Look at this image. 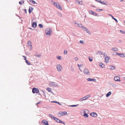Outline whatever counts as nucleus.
I'll list each match as a JSON object with an SVG mask.
<instances>
[{
  "label": "nucleus",
  "instance_id": "obj_41",
  "mask_svg": "<svg viewBox=\"0 0 125 125\" xmlns=\"http://www.w3.org/2000/svg\"><path fill=\"white\" fill-rule=\"evenodd\" d=\"M89 60L90 61H92L93 59H91L90 58H89Z\"/></svg>",
  "mask_w": 125,
  "mask_h": 125
},
{
  "label": "nucleus",
  "instance_id": "obj_8",
  "mask_svg": "<svg viewBox=\"0 0 125 125\" xmlns=\"http://www.w3.org/2000/svg\"><path fill=\"white\" fill-rule=\"evenodd\" d=\"M27 45L28 46H30L31 50L32 49V47L31 45V41H28Z\"/></svg>",
  "mask_w": 125,
  "mask_h": 125
},
{
  "label": "nucleus",
  "instance_id": "obj_39",
  "mask_svg": "<svg viewBox=\"0 0 125 125\" xmlns=\"http://www.w3.org/2000/svg\"><path fill=\"white\" fill-rule=\"evenodd\" d=\"M22 3H24V2H23V1H22V2H21V1H20V2H19V4H20V5H21V4H22Z\"/></svg>",
  "mask_w": 125,
  "mask_h": 125
},
{
  "label": "nucleus",
  "instance_id": "obj_53",
  "mask_svg": "<svg viewBox=\"0 0 125 125\" xmlns=\"http://www.w3.org/2000/svg\"><path fill=\"white\" fill-rule=\"evenodd\" d=\"M39 103H40V102H38V103H37V104H39Z\"/></svg>",
  "mask_w": 125,
  "mask_h": 125
},
{
  "label": "nucleus",
  "instance_id": "obj_29",
  "mask_svg": "<svg viewBox=\"0 0 125 125\" xmlns=\"http://www.w3.org/2000/svg\"><path fill=\"white\" fill-rule=\"evenodd\" d=\"M46 89L49 92H50L51 91V89L49 88H47Z\"/></svg>",
  "mask_w": 125,
  "mask_h": 125
},
{
  "label": "nucleus",
  "instance_id": "obj_13",
  "mask_svg": "<svg viewBox=\"0 0 125 125\" xmlns=\"http://www.w3.org/2000/svg\"><path fill=\"white\" fill-rule=\"evenodd\" d=\"M42 123L44 125H49L48 122L45 120H43L42 121Z\"/></svg>",
  "mask_w": 125,
  "mask_h": 125
},
{
  "label": "nucleus",
  "instance_id": "obj_58",
  "mask_svg": "<svg viewBox=\"0 0 125 125\" xmlns=\"http://www.w3.org/2000/svg\"><path fill=\"white\" fill-rule=\"evenodd\" d=\"M66 0V1H67V0Z\"/></svg>",
  "mask_w": 125,
  "mask_h": 125
},
{
  "label": "nucleus",
  "instance_id": "obj_19",
  "mask_svg": "<svg viewBox=\"0 0 125 125\" xmlns=\"http://www.w3.org/2000/svg\"><path fill=\"white\" fill-rule=\"evenodd\" d=\"M112 50L115 51H117L118 50V49L116 47L112 48Z\"/></svg>",
  "mask_w": 125,
  "mask_h": 125
},
{
  "label": "nucleus",
  "instance_id": "obj_35",
  "mask_svg": "<svg viewBox=\"0 0 125 125\" xmlns=\"http://www.w3.org/2000/svg\"><path fill=\"white\" fill-rule=\"evenodd\" d=\"M64 54H66L67 53V51L66 50H65L64 51Z\"/></svg>",
  "mask_w": 125,
  "mask_h": 125
},
{
  "label": "nucleus",
  "instance_id": "obj_26",
  "mask_svg": "<svg viewBox=\"0 0 125 125\" xmlns=\"http://www.w3.org/2000/svg\"><path fill=\"white\" fill-rule=\"evenodd\" d=\"M116 53L119 56L122 57H123V54L122 53H118L116 52Z\"/></svg>",
  "mask_w": 125,
  "mask_h": 125
},
{
  "label": "nucleus",
  "instance_id": "obj_18",
  "mask_svg": "<svg viewBox=\"0 0 125 125\" xmlns=\"http://www.w3.org/2000/svg\"><path fill=\"white\" fill-rule=\"evenodd\" d=\"M37 26V23L36 22H34L32 26L34 28H35Z\"/></svg>",
  "mask_w": 125,
  "mask_h": 125
},
{
  "label": "nucleus",
  "instance_id": "obj_24",
  "mask_svg": "<svg viewBox=\"0 0 125 125\" xmlns=\"http://www.w3.org/2000/svg\"><path fill=\"white\" fill-rule=\"evenodd\" d=\"M111 93L110 92H109L106 95V96L107 97H108L111 94Z\"/></svg>",
  "mask_w": 125,
  "mask_h": 125
},
{
  "label": "nucleus",
  "instance_id": "obj_16",
  "mask_svg": "<svg viewBox=\"0 0 125 125\" xmlns=\"http://www.w3.org/2000/svg\"><path fill=\"white\" fill-rule=\"evenodd\" d=\"M99 66L102 68H104L105 66L104 65L102 62L99 63Z\"/></svg>",
  "mask_w": 125,
  "mask_h": 125
},
{
  "label": "nucleus",
  "instance_id": "obj_12",
  "mask_svg": "<svg viewBox=\"0 0 125 125\" xmlns=\"http://www.w3.org/2000/svg\"><path fill=\"white\" fill-rule=\"evenodd\" d=\"M90 115L94 117H96L97 116V114L95 113H92L90 114Z\"/></svg>",
  "mask_w": 125,
  "mask_h": 125
},
{
  "label": "nucleus",
  "instance_id": "obj_51",
  "mask_svg": "<svg viewBox=\"0 0 125 125\" xmlns=\"http://www.w3.org/2000/svg\"><path fill=\"white\" fill-rule=\"evenodd\" d=\"M111 16L113 19H114V18H115L113 17L112 15H111Z\"/></svg>",
  "mask_w": 125,
  "mask_h": 125
},
{
  "label": "nucleus",
  "instance_id": "obj_17",
  "mask_svg": "<svg viewBox=\"0 0 125 125\" xmlns=\"http://www.w3.org/2000/svg\"><path fill=\"white\" fill-rule=\"evenodd\" d=\"M33 9L32 7H30L29 8V13H30L33 10Z\"/></svg>",
  "mask_w": 125,
  "mask_h": 125
},
{
  "label": "nucleus",
  "instance_id": "obj_49",
  "mask_svg": "<svg viewBox=\"0 0 125 125\" xmlns=\"http://www.w3.org/2000/svg\"><path fill=\"white\" fill-rule=\"evenodd\" d=\"M23 57H24V58H25V60H27L26 59V57H25V56H23Z\"/></svg>",
  "mask_w": 125,
  "mask_h": 125
},
{
  "label": "nucleus",
  "instance_id": "obj_5",
  "mask_svg": "<svg viewBox=\"0 0 125 125\" xmlns=\"http://www.w3.org/2000/svg\"><path fill=\"white\" fill-rule=\"evenodd\" d=\"M39 92V89L38 88H34L32 90V92L33 93H37Z\"/></svg>",
  "mask_w": 125,
  "mask_h": 125
},
{
  "label": "nucleus",
  "instance_id": "obj_50",
  "mask_svg": "<svg viewBox=\"0 0 125 125\" xmlns=\"http://www.w3.org/2000/svg\"><path fill=\"white\" fill-rule=\"evenodd\" d=\"M37 57H40L41 56V55H37Z\"/></svg>",
  "mask_w": 125,
  "mask_h": 125
},
{
  "label": "nucleus",
  "instance_id": "obj_56",
  "mask_svg": "<svg viewBox=\"0 0 125 125\" xmlns=\"http://www.w3.org/2000/svg\"><path fill=\"white\" fill-rule=\"evenodd\" d=\"M85 29L86 30H87V29H86V28H85Z\"/></svg>",
  "mask_w": 125,
  "mask_h": 125
},
{
  "label": "nucleus",
  "instance_id": "obj_21",
  "mask_svg": "<svg viewBox=\"0 0 125 125\" xmlns=\"http://www.w3.org/2000/svg\"><path fill=\"white\" fill-rule=\"evenodd\" d=\"M49 115L54 120H55V119L56 118V117H54L52 115L49 114Z\"/></svg>",
  "mask_w": 125,
  "mask_h": 125
},
{
  "label": "nucleus",
  "instance_id": "obj_54",
  "mask_svg": "<svg viewBox=\"0 0 125 125\" xmlns=\"http://www.w3.org/2000/svg\"><path fill=\"white\" fill-rule=\"evenodd\" d=\"M123 79H124V80H125V77H124L123 78Z\"/></svg>",
  "mask_w": 125,
  "mask_h": 125
},
{
  "label": "nucleus",
  "instance_id": "obj_2",
  "mask_svg": "<svg viewBox=\"0 0 125 125\" xmlns=\"http://www.w3.org/2000/svg\"><path fill=\"white\" fill-rule=\"evenodd\" d=\"M89 111L85 109L84 110L83 116L85 118L88 117V114H89Z\"/></svg>",
  "mask_w": 125,
  "mask_h": 125
},
{
  "label": "nucleus",
  "instance_id": "obj_20",
  "mask_svg": "<svg viewBox=\"0 0 125 125\" xmlns=\"http://www.w3.org/2000/svg\"><path fill=\"white\" fill-rule=\"evenodd\" d=\"M97 54H100V55H104V53H102V52H101L100 51H99L97 52Z\"/></svg>",
  "mask_w": 125,
  "mask_h": 125
},
{
  "label": "nucleus",
  "instance_id": "obj_14",
  "mask_svg": "<svg viewBox=\"0 0 125 125\" xmlns=\"http://www.w3.org/2000/svg\"><path fill=\"white\" fill-rule=\"evenodd\" d=\"M114 80L115 81H120V77L118 76H116V77H115Z\"/></svg>",
  "mask_w": 125,
  "mask_h": 125
},
{
  "label": "nucleus",
  "instance_id": "obj_42",
  "mask_svg": "<svg viewBox=\"0 0 125 125\" xmlns=\"http://www.w3.org/2000/svg\"><path fill=\"white\" fill-rule=\"evenodd\" d=\"M54 103H58V104H59V105H62V104H60V103H59V102H54Z\"/></svg>",
  "mask_w": 125,
  "mask_h": 125
},
{
  "label": "nucleus",
  "instance_id": "obj_3",
  "mask_svg": "<svg viewBox=\"0 0 125 125\" xmlns=\"http://www.w3.org/2000/svg\"><path fill=\"white\" fill-rule=\"evenodd\" d=\"M45 32L47 35H50L52 32L50 28H47L45 30Z\"/></svg>",
  "mask_w": 125,
  "mask_h": 125
},
{
  "label": "nucleus",
  "instance_id": "obj_6",
  "mask_svg": "<svg viewBox=\"0 0 125 125\" xmlns=\"http://www.w3.org/2000/svg\"><path fill=\"white\" fill-rule=\"evenodd\" d=\"M110 59V57L107 56L105 57L104 59L105 62L106 63L108 62H109V61Z\"/></svg>",
  "mask_w": 125,
  "mask_h": 125
},
{
  "label": "nucleus",
  "instance_id": "obj_33",
  "mask_svg": "<svg viewBox=\"0 0 125 125\" xmlns=\"http://www.w3.org/2000/svg\"><path fill=\"white\" fill-rule=\"evenodd\" d=\"M87 80L88 81H93L94 80V79H91L90 78H88L87 79Z\"/></svg>",
  "mask_w": 125,
  "mask_h": 125
},
{
  "label": "nucleus",
  "instance_id": "obj_38",
  "mask_svg": "<svg viewBox=\"0 0 125 125\" xmlns=\"http://www.w3.org/2000/svg\"><path fill=\"white\" fill-rule=\"evenodd\" d=\"M60 123H62V124H64V125H65V123L63 122L61 120V121L60 122Z\"/></svg>",
  "mask_w": 125,
  "mask_h": 125
},
{
  "label": "nucleus",
  "instance_id": "obj_52",
  "mask_svg": "<svg viewBox=\"0 0 125 125\" xmlns=\"http://www.w3.org/2000/svg\"><path fill=\"white\" fill-rule=\"evenodd\" d=\"M121 2H122L124 0H120Z\"/></svg>",
  "mask_w": 125,
  "mask_h": 125
},
{
  "label": "nucleus",
  "instance_id": "obj_34",
  "mask_svg": "<svg viewBox=\"0 0 125 125\" xmlns=\"http://www.w3.org/2000/svg\"><path fill=\"white\" fill-rule=\"evenodd\" d=\"M39 26L41 28H42L43 27L42 25L41 24H39Z\"/></svg>",
  "mask_w": 125,
  "mask_h": 125
},
{
  "label": "nucleus",
  "instance_id": "obj_37",
  "mask_svg": "<svg viewBox=\"0 0 125 125\" xmlns=\"http://www.w3.org/2000/svg\"><path fill=\"white\" fill-rule=\"evenodd\" d=\"M120 32L122 33L125 34V32L123 31L120 30Z\"/></svg>",
  "mask_w": 125,
  "mask_h": 125
},
{
  "label": "nucleus",
  "instance_id": "obj_7",
  "mask_svg": "<svg viewBox=\"0 0 125 125\" xmlns=\"http://www.w3.org/2000/svg\"><path fill=\"white\" fill-rule=\"evenodd\" d=\"M89 97H90V96L89 95H87V96H86L83 98H82L80 99V100L79 101H83L85 100L86 99L88 98Z\"/></svg>",
  "mask_w": 125,
  "mask_h": 125
},
{
  "label": "nucleus",
  "instance_id": "obj_9",
  "mask_svg": "<svg viewBox=\"0 0 125 125\" xmlns=\"http://www.w3.org/2000/svg\"><path fill=\"white\" fill-rule=\"evenodd\" d=\"M56 84L54 82H51L49 84V85L51 87L56 86Z\"/></svg>",
  "mask_w": 125,
  "mask_h": 125
},
{
  "label": "nucleus",
  "instance_id": "obj_36",
  "mask_svg": "<svg viewBox=\"0 0 125 125\" xmlns=\"http://www.w3.org/2000/svg\"><path fill=\"white\" fill-rule=\"evenodd\" d=\"M57 58L59 60H61V56H59L57 57Z\"/></svg>",
  "mask_w": 125,
  "mask_h": 125
},
{
  "label": "nucleus",
  "instance_id": "obj_32",
  "mask_svg": "<svg viewBox=\"0 0 125 125\" xmlns=\"http://www.w3.org/2000/svg\"><path fill=\"white\" fill-rule=\"evenodd\" d=\"M78 105H79L78 104H77L74 105H70V106L71 107H74L77 106Z\"/></svg>",
  "mask_w": 125,
  "mask_h": 125
},
{
  "label": "nucleus",
  "instance_id": "obj_44",
  "mask_svg": "<svg viewBox=\"0 0 125 125\" xmlns=\"http://www.w3.org/2000/svg\"><path fill=\"white\" fill-rule=\"evenodd\" d=\"M24 11L26 13H27V10L26 9H24Z\"/></svg>",
  "mask_w": 125,
  "mask_h": 125
},
{
  "label": "nucleus",
  "instance_id": "obj_28",
  "mask_svg": "<svg viewBox=\"0 0 125 125\" xmlns=\"http://www.w3.org/2000/svg\"><path fill=\"white\" fill-rule=\"evenodd\" d=\"M25 62L28 65H30L31 64L30 62L28 61L27 60H25Z\"/></svg>",
  "mask_w": 125,
  "mask_h": 125
},
{
  "label": "nucleus",
  "instance_id": "obj_27",
  "mask_svg": "<svg viewBox=\"0 0 125 125\" xmlns=\"http://www.w3.org/2000/svg\"><path fill=\"white\" fill-rule=\"evenodd\" d=\"M110 69L112 70H114L115 69V67L112 66H110Z\"/></svg>",
  "mask_w": 125,
  "mask_h": 125
},
{
  "label": "nucleus",
  "instance_id": "obj_23",
  "mask_svg": "<svg viewBox=\"0 0 125 125\" xmlns=\"http://www.w3.org/2000/svg\"><path fill=\"white\" fill-rule=\"evenodd\" d=\"M108 3L106 1H105V2H102L101 1L100 2V3H101V4H104V5H106L107 4L106 3Z\"/></svg>",
  "mask_w": 125,
  "mask_h": 125
},
{
  "label": "nucleus",
  "instance_id": "obj_11",
  "mask_svg": "<svg viewBox=\"0 0 125 125\" xmlns=\"http://www.w3.org/2000/svg\"><path fill=\"white\" fill-rule=\"evenodd\" d=\"M57 67L58 71H61L62 69V66L60 64L58 65Z\"/></svg>",
  "mask_w": 125,
  "mask_h": 125
},
{
  "label": "nucleus",
  "instance_id": "obj_30",
  "mask_svg": "<svg viewBox=\"0 0 125 125\" xmlns=\"http://www.w3.org/2000/svg\"><path fill=\"white\" fill-rule=\"evenodd\" d=\"M77 2H78V3L79 4L82 5L83 4V2L82 1H79L78 0H76Z\"/></svg>",
  "mask_w": 125,
  "mask_h": 125
},
{
  "label": "nucleus",
  "instance_id": "obj_22",
  "mask_svg": "<svg viewBox=\"0 0 125 125\" xmlns=\"http://www.w3.org/2000/svg\"><path fill=\"white\" fill-rule=\"evenodd\" d=\"M55 120L56 122L58 123H60V122L61 121V120H60L56 118L55 119V120Z\"/></svg>",
  "mask_w": 125,
  "mask_h": 125
},
{
  "label": "nucleus",
  "instance_id": "obj_40",
  "mask_svg": "<svg viewBox=\"0 0 125 125\" xmlns=\"http://www.w3.org/2000/svg\"><path fill=\"white\" fill-rule=\"evenodd\" d=\"M96 10H97V11H101V10H103L101 9H97Z\"/></svg>",
  "mask_w": 125,
  "mask_h": 125
},
{
  "label": "nucleus",
  "instance_id": "obj_15",
  "mask_svg": "<svg viewBox=\"0 0 125 125\" xmlns=\"http://www.w3.org/2000/svg\"><path fill=\"white\" fill-rule=\"evenodd\" d=\"M89 12L91 13L92 15H96L97 14L96 13L90 10L89 11Z\"/></svg>",
  "mask_w": 125,
  "mask_h": 125
},
{
  "label": "nucleus",
  "instance_id": "obj_47",
  "mask_svg": "<svg viewBox=\"0 0 125 125\" xmlns=\"http://www.w3.org/2000/svg\"><path fill=\"white\" fill-rule=\"evenodd\" d=\"M123 57H125V53H123Z\"/></svg>",
  "mask_w": 125,
  "mask_h": 125
},
{
  "label": "nucleus",
  "instance_id": "obj_31",
  "mask_svg": "<svg viewBox=\"0 0 125 125\" xmlns=\"http://www.w3.org/2000/svg\"><path fill=\"white\" fill-rule=\"evenodd\" d=\"M78 66L79 67V68H80V71H81V69H80V67H83V65H79V64H78Z\"/></svg>",
  "mask_w": 125,
  "mask_h": 125
},
{
  "label": "nucleus",
  "instance_id": "obj_43",
  "mask_svg": "<svg viewBox=\"0 0 125 125\" xmlns=\"http://www.w3.org/2000/svg\"><path fill=\"white\" fill-rule=\"evenodd\" d=\"M114 19L117 22H118L117 20L115 18H114Z\"/></svg>",
  "mask_w": 125,
  "mask_h": 125
},
{
  "label": "nucleus",
  "instance_id": "obj_46",
  "mask_svg": "<svg viewBox=\"0 0 125 125\" xmlns=\"http://www.w3.org/2000/svg\"><path fill=\"white\" fill-rule=\"evenodd\" d=\"M75 60H76V61H77L78 60V58L77 57H75Z\"/></svg>",
  "mask_w": 125,
  "mask_h": 125
},
{
  "label": "nucleus",
  "instance_id": "obj_1",
  "mask_svg": "<svg viewBox=\"0 0 125 125\" xmlns=\"http://www.w3.org/2000/svg\"><path fill=\"white\" fill-rule=\"evenodd\" d=\"M53 4L57 8L61 10H62V7H61L60 5L58 2H54Z\"/></svg>",
  "mask_w": 125,
  "mask_h": 125
},
{
  "label": "nucleus",
  "instance_id": "obj_10",
  "mask_svg": "<svg viewBox=\"0 0 125 125\" xmlns=\"http://www.w3.org/2000/svg\"><path fill=\"white\" fill-rule=\"evenodd\" d=\"M83 72L84 73L86 74L89 75L90 74V73L89 72V70L87 69H85L83 71Z\"/></svg>",
  "mask_w": 125,
  "mask_h": 125
},
{
  "label": "nucleus",
  "instance_id": "obj_48",
  "mask_svg": "<svg viewBox=\"0 0 125 125\" xmlns=\"http://www.w3.org/2000/svg\"><path fill=\"white\" fill-rule=\"evenodd\" d=\"M23 57H24V58H25V60H27L26 59V57H25V56H23Z\"/></svg>",
  "mask_w": 125,
  "mask_h": 125
},
{
  "label": "nucleus",
  "instance_id": "obj_45",
  "mask_svg": "<svg viewBox=\"0 0 125 125\" xmlns=\"http://www.w3.org/2000/svg\"><path fill=\"white\" fill-rule=\"evenodd\" d=\"M80 43H83V41L81 40L80 41Z\"/></svg>",
  "mask_w": 125,
  "mask_h": 125
},
{
  "label": "nucleus",
  "instance_id": "obj_25",
  "mask_svg": "<svg viewBox=\"0 0 125 125\" xmlns=\"http://www.w3.org/2000/svg\"><path fill=\"white\" fill-rule=\"evenodd\" d=\"M30 2L32 3V4H35V2L33 0H29Z\"/></svg>",
  "mask_w": 125,
  "mask_h": 125
},
{
  "label": "nucleus",
  "instance_id": "obj_4",
  "mask_svg": "<svg viewBox=\"0 0 125 125\" xmlns=\"http://www.w3.org/2000/svg\"><path fill=\"white\" fill-rule=\"evenodd\" d=\"M59 114L61 116L65 115H67V113L66 112H60L59 113Z\"/></svg>",
  "mask_w": 125,
  "mask_h": 125
},
{
  "label": "nucleus",
  "instance_id": "obj_57",
  "mask_svg": "<svg viewBox=\"0 0 125 125\" xmlns=\"http://www.w3.org/2000/svg\"><path fill=\"white\" fill-rule=\"evenodd\" d=\"M124 23H125V21H124Z\"/></svg>",
  "mask_w": 125,
  "mask_h": 125
},
{
  "label": "nucleus",
  "instance_id": "obj_55",
  "mask_svg": "<svg viewBox=\"0 0 125 125\" xmlns=\"http://www.w3.org/2000/svg\"><path fill=\"white\" fill-rule=\"evenodd\" d=\"M109 15L110 16H111V15H111V14H109Z\"/></svg>",
  "mask_w": 125,
  "mask_h": 125
}]
</instances>
